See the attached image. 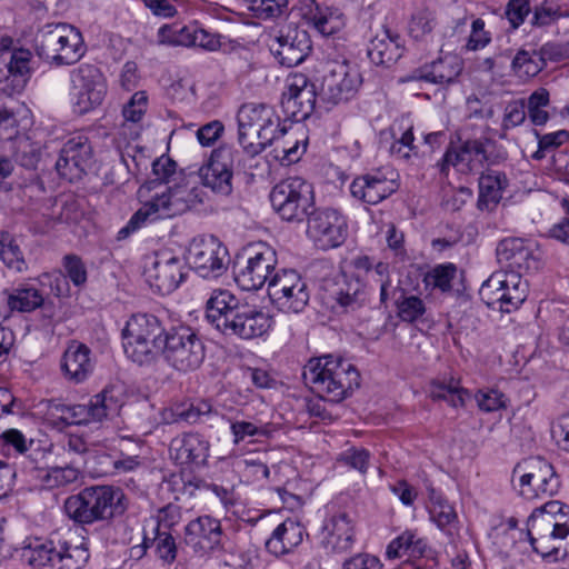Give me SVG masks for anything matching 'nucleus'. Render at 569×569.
<instances>
[{
	"label": "nucleus",
	"instance_id": "obj_25",
	"mask_svg": "<svg viewBox=\"0 0 569 569\" xmlns=\"http://www.w3.org/2000/svg\"><path fill=\"white\" fill-rule=\"evenodd\" d=\"M223 531L219 520L202 516L186 527V542L199 556H207L223 549Z\"/></svg>",
	"mask_w": 569,
	"mask_h": 569
},
{
	"label": "nucleus",
	"instance_id": "obj_11",
	"mask_svg": "<svg viewBox=\"0 0 569 569\" xmlns=\"http://www.w3.org/2000/svg\"><path fill=\"white\" fill-rule=\"evenodd\" d=\"M528 287L517 273L496 271L482 283L479 295L488 307L509 313L526 301Z\"/></svg>",
	"mask_w": 569,
	"mask_h": 569
},
{
	"label": "nucleus",
	"instance_id": "obj_10",
	"mask_svg": "<svg viewBox=\"0 0 569 569\" xmlns=\"http://www.w3.org/2000/svg\"><path fill=\"white\" fill-rule=\"evenodd\" d=\"M121 407V392L116 387H107L87 405L58 403L52 409L53 415L66 425H88L118 415Z\"/></svg>",
	"mask_w": 569,
	"mask_h": 569
},
{
	"label": "nucleus",
	"instance_id": "obj_47",
	"mask_svg": "<svg viewBox=\"0 0 569 569\" xmlns=\"http://www.w3.org/2000/svg\"><path fill=\"white\" fill-rule=\"evenodd\" d=\"M274 430L272 423L262 422L261 420L247 421L233 419L230 421V431L234 445H239L247 438H270Z\"/></svg>",
	"mask_w": 569,
	"mask_h": 569
},
{
	"label": "nucleus",
	"instance_id": "obj_33",
	"mask_svg": "<svg viewBox=\"0 0 569 569\" xmlns=\"http://www.w3.org/2000/svg\"><path fill=\"white\" fill-rule=\"evenodd\" d=\"M210 443L197 432H186L171 440L170 453L179 465L204 466L209 458Z\"/></svg>",
	"mask_w": 569,
	"mask_h": 569
},
{
	"label": "nucleus",
	"instance_id": "obj_1",
	"mask_svg": "<svg viewBox=\"0 0 569 569\" xmlns=\"http://www.w3.org/2000/svg\"><path fill=\"white\" fill-rule=\"evenodd\" d=\"M207 320L222 335L250 340L271 328V317L256 306L241 302L228 290L213 291L206 303Z\"/></svg>",
	"mask_w": 569,
	"mask_h": 569
},
{
	"label": "nucleus",
	"instance_id": "obj_58",
	"mask_svg": "<svg viewBox=\"0 0 569 569\" xmlns=\"http://www.w3.org/2000/svg\"><path fill=\"white\" fill-rule=\"evenodd\" d=\"M562 17L559 7H553L547 1L537 4L532 10L531 26L536 28L548 27Z\"/></svg>",
	"mask_w": 569,
	"mask_h": 569
},
{
	"label": "nucleus",
	"instance_id": "obj_45",
	"mask_svg": "<svg viewBox=\"0 0 569 569\" xmlns=\"http://www.w3.org/2000/svg\"><path fill=\"white\" fill-rule=\"evenodd\" d=\"M171 422L183 421L189 425L200 423L212 413V406L208 400L198 399L191 402L176 405L171 410Z\"/></svg>",
	"mask_w": 569,
	"mask_h": 569
},
{
	"label": "nucleus",
	"instance_id": "obj_59",
	"mask_svg": "<svg viewBox=\"0 0 569 569\" xmlns=\"http://www.w3.org/2000/svg\"><path fill=\"white\" fill-rule=\"evenodd\" d=\"M531 12L530 0H509L505 16L513 30L518 29Z\"/></svg>",
	"mask_w": 569,
	"mask_h": 569
},
{
	"label": "nucleus",
	"instance_id": "obj_50",
	"mask_svg": "<svg viewBox=\"0 0 569 569\" xmlns=\"http://www.w3.org/2000/svg\"><path fill=\"white\" fill-rule=\"evenodd\" d=\"M429 513L431 520L441 530L448 529L450 531L457 522L455 508L445 498L435 492L430 497Z\"/></svg>",
	"mask_w": 569,
	"mask_h": 569
},
{
	"label": "nucleus",
	"instance_id": "obj_31",
	"mask_svg": "<svg viewBox=\"0 0 569 569\" xmlns=\"http://www.w3.org/2000/svg\"><path fill=\"white\" fill-rule=\"evenodd\" d=\"M355 542L353 522L347 513L332 516L323 526L321 547L327 553L340 555L351 550Z\"/></svg>",
	"mask_w": 569,
	"mask_h": 569
},
{
	"label": "nucleus",
	"instance_id": "obj_54",
	"mask_svg": "<svg viewBox=\"0 0 569 569\" xmlns=\"http://www.w3.org/2000/svg\"><path fill=\"white\" fill-rule=\"evenodd\" d=\"M457 268L452 263L439 264L435 267L426 276V282L428 286L438 288L441 291H450L452 286L451 282L456 277Z\"/></svg>",
	"mask_w": 569,
	"mask_h": 569
},
{
	"label": "nucleus",
	"instance_id": "obj_57",
	"mask_svg": "<svg viewBox=\"0 0 569 569\" xmlns=\"http://www.w3.org/2000/svg\"><path fill=\"white\" fill-rule=\"evenodd\" d=\"M30 52L28 50L19 49L10 54V60L7 64L8 72L19 82L24 83L26 77L29 73Z\"/></svg>",
	"mask_w": 569,
	"mask_h": 569
},
{
	"label": "nucleus",
	"instance_id": "obj_20",
	"mask_svg": "<svg viewBox=\"0 0 569 569\" xmlns=\"http://www.w3.org/2000/svg\"><path fill=\"white\" fill-rule=\"evenodd\" d=\"M308 217L307 233L317 248L328 250L341 246L348 233L345 217L335 209H312Z\"/></svg>",
	"mask_w": 569,
	"mask_h": 569
},
{
	"label": "nucleus",
	"instance_id": "obj_52",
	"mask_svg": "<svg viewBox=\"0 0 569 569\" xmlns=\"http://www.w3.org/2000/svg\"><path fill=\"white\" fill-rule=\"evenodd\" d=\"M437 17L430 9H420L416 11L409 23V32L416 40H421L430 34L437 27Z\"/></svg>",
	"mask_w": 569,
	"mask_h": 569
},
{
	"label": "nucleus",
	"instance_id": "obj_18",
	"mask_svg": "<svg viewBox=\"0 0 569 569\" xmlns=\"http://www.w3.org/2000/svg\"><path fill=\"white\" fill-rule=\"evenodd\" d=\"M203 198L204 192L196 181L183 179L182 182L168 187L166 192L156 196L148 203L154 213L153 219H164L181 214L202 203Z\"/></svg>",
	"mask_w": 569,
	"mask_h": 569
},
{
	"label": "nucleus",
	"instance_id": "obj_14",
	"mask_svg": "<svg viewBox=\"0 0 569 569\" xmlns=\"http://www.w3.org/2000/svg\"><path fill=\"white\" fill-rule=\"evenodd\" d=\"M361 82L360 72L347 60L331 61L326 66L319 94L332 106L345 103L356 97Z\"/></svg>",
	"mask_w": 569,
	"mask_h": 569
},
{
	"label": "nucleus",
	"instance_id": "obj_56",
	"mask_svg": "<svg viewBox=\"0 0 569 569\" xmlns=\"http://www.w3.org/2000/svg\"><path fill=\"white\" fill-rule=\"evenodd\" d=\"M535 134L538 138V150L533 153V158L536 160L545 158L546 152L560 147L569 138V133L566 130H559L546 134H540L538 131H536Z\"/></svg>",
	"mask_w": 569,
	"mask_h": 569
},
{
	"label": "nucleus",
	"instance_id": "obj_17",
	"mask_svg": "<svg viewBox=\"0 0 569 569\" xmlns=\"http://www.w3.org/2000/svg\"><path fill=\"white\" fill-rule=\"evenodd\" d=\"M239 152L230 146H220L212 150L206 164L198 171V179L203 187L220 196L232 192L233 169Z\"/></svg>",
	"mask_w": 569,
	"mask_h": 569
},
{
	"label": "nucleus",
	"instance_id": "obj_8",
	"mask_svg": "<svg viewBox=\"0 0 569 569\" xmlns=\"http://www.w3.org/2000/svg\"><path fill=\"white\" fill-rule=\"evenodd\" d=\"M160 355L173 369L189 372L198 369L203 362L206 347L191 327L172 325L167 328Z\"/></svg>",
	"mask_w": 569,
	"mask_h": 569
},
{
	"label": "nucleus",
	"instance_id": "obj_35",
	"mask_svg": "<svg viewBox=\"0 0 569 569\" xmlns=\"http://www.w3.org/2000/svg\"><path fill=\"white\" fill-rule=\"evenodd\" d=\"M485 143L480 140H467L458 150H448L443 156L447 164L458 167L460 171H476L487 161Z\"/></svg>",
	"mask_w": 569,
	"mask_h": 569
},
{
	"label": "nucleus",
	"instance_id": "obj_2",
	"mask_svg": "<svg viewBox=\"0 0 569 569\" xmlns=\"http://www.w3.org/2000/svg\"><path fill=\"white\" fill-rule=\"evenodd\" d=\"M302 379L321 399L335 403L345 400L360 385L357 368L332 355L310 359L303 367Z\"/></svg>",
	"mask_w": 569,
	"mask_h": 569
},
{
	"label": "nucleus",
	"instance_id": "obj_15",
	"mask_svg": "<svg viewBox=\"0 0 569 569\" xmlns=\"http://www.w3.org/2000/svg\"><path fill=\"white\" fill-rule=\"evenodd\" d=\"M267 290L271 302L283 312H301L310 299L306 281L295 270L276 271Z\"/></svg>",
	"mask_w": 569,
	"mask_h": 569
},
{
	"label": "nucleus",
	"instance_id": "obj_22",
	"mask_svg": "<svg viewBox=\"0 0 569 569\" xmlns=\"http://www.w3.org/2000/svg\"><path fill=\"white\" fill-rule=\"evenodd\" d=\"M500 271L517 273L535 272L541 267L540 252L528 241L520 238L502 239L496 248Z\"/></svg>",
	"mask_w": 569,
	"mask_h": 569
},
{
	"label": "nucleus",
	"instance_id": "obj_32",
	"mask_svg": "<svg viewBox=\"0 0 569 569\" xmlns=\"http://www.w3.org/2000/svg\"><path fill=\"white\" fill-rule=\"evenodd\" d=\"M60 367L68 381L72 383L86 381L94 369L91 350L84 343L71 341L62 355Z\"/></svg>",
	"mask_w": 569,
	"mask_h": 569
},
{
	"label": "nucleus",
	"instance_id": "obj_26",
	"mask_svg": "<svg viewBox=\"0 0 569 569\" xmlns=\"http://www.w3.org/2000/svg\"><path fill=\"white\" fill-rule=\"evenodd\" d=\"M92 148L87 138L69 139L56 162L58 173L69 181L79 180L90 164Z\"/></svg>",
	"mask_w": 569,
	"mask_h": 569
},
{
	"label": "nucleus",
	"instance_id": "obj_55",
	"mask_svg": "<svg viewBox=\"0 0 569 569\" xmlns=\"http://www.w3.org/2000/svg\"><path fill=\"white\" fill-rule=\"evenodd\" d=\"M79 476L80 471L77 468L70 466L53 467L47 471L43 482L48 488H59L76 482Z\"/></svg>",
	"mask_w": 569,
	"mask_h": 569
},
{
	"label": "nucleus",
	"instance_id": "obj_28",
	"mask_svg": "<svg viewBox=\"0 0 569 569\" xmlns=\"http://www.w3.org/2000/svg\"><path fill=\"white\" fill-rule=\"evenodd\" d=\"M397 188L396 180L381 170L359 176L350 183L352 197L368 204H378L396 192Z\"/></svg>",
	"mask_w": 569,
	"mask_h": 569
},
{
	"label": "nucleus",
	"instance_id": "obj_63",
	"mask_svg": "<svg viewBox=\"0 0 569 569\" xmlns=\"http://www.w3.org/2000/svg\"><path fill=\"white\" fill-rule=\"evenodd\" d=\"M154 213L149 208V203H144V206L139 209L127 222L124 227H122L117 234L118 240H124L134 231H137L148 219L154 220Z\"/></svg>",
	"mask_w": 569,
	"mask_h": 569
},
{
	"label": "nucleus",
	"instance_id": "obj_4",
	"mask_svg": "<svg viewBox=\"0 0 569 569\" xmlns=\"http://www.w3.org/2000/svg\"><path fill=\"white\" fill-rule=\"evenodd\" d=\"M527 533L533 550L543 559H559L561 541L569 535V506L558 500L536 508L527 521Z\"/></svg>",
	"mask_w": 569,
	"mask_h": 569
},
{
	"label": "nucleus",
	"instance_id": "obj_43",
	"mask_svg": "<svg viewBox=\"0 0 569 569\" xmlns=\"http://www.w3.org/2000/svg\"><path fill=\"white\" fill-rule=\"evenodd\" d=\"M0 260L7 268L18 273L28 270V263L16 237L6 230H0Z\"/></svg>",
	"mask_w": 569,
	"mask_h": 569
},
{
	"label": "nucleus",
	"instance_id": "obj_29",
	"mask_svg": "<svg viewBox=\"0 0 569 569\" xmlns=\"http://www.w3.org/2000/svg\"><path fill=\"white\" fill-rule=\"evenodd\" d=\"M462 71V60L456 54H446L431 63H426L402 79L403 82L426 81L447 86L456 81Z\"/></svg>",
	"mask_w": 569,
	"mask_h": 569
},
{
	"label": "nucleus",
	"instance_id": "obj_7",
	"mask_svg": "<svg viewBox=\"0 0 569 569\" xmlns=\"http://www.w3.org/2000/svg\"><path fill=\"white\" fill-rule=\"evenodd\" d=\"M36 51L40 58L57 66L72 64L84 53L83 39L71 24H47L36 38Z\"/></svg>",
	"mask_w": 569,
	"mask_h": 569
},
{
	"label": "nucleus",
	"instance_id": "obj_9",
	"mask_svg": "<svg viewBox=\"0 0 569 569\" xmlns=\"http://www.w3.org/2000/svg\"><path fill=\"white\" fill-rule=\"evenodd\" d=\"M269 198L273 210L289 222L303 221L315 207L312 184L298 176L278 182Z\"/></svg>",
	"mask_w": 569,
	"mask_h": 569
},
{
	"label": "nucleus",
	"instance_id": "obj_48",
	"mask_svg": "<svg viewBox=\"0 0 569 569\" xmlns=\"http://www.w3.org/2000/svg\"><path fill=\"white\" fill-rule=\"evenodd\" d=\"M395 296L397 315L402 321L412 323L426 313V305L418 296L408 295L402 289L396 291Z\"/></svg>",
	"mask_w": 569,
	"mask_h": 569
},
{
	"label": "nucleus",
	"instance_id": "obj_5",
	"mask_svg": "<svg viewBox=\"0 0 569 569\" xmlns=\"http://www.w3.org/2000/svg\"><path fill=\"white\" fill-rule=\"evenodd\" d=\"M238 142L243 151L253 157L287 134V127L267 104L246 103L237 116Z\"/></svg>",
	"mask_w": 569,
	"mask_h": 569
},
{
	"label": "nucleus",
	"instance_id": "obj_19",
	"mask_svg": "<svg viewBox=\"0 0 569 569\" xmlns=\"http://www.w3.org/2000/svg\"><path fill=\"white\" fill-rule=\"evenodd\" d=\"M187 261L202 278L221 276L229 262L227 248L213 236L194 238L187 251Z\"/></svg>",
	"mask_w": 569,
	"mask_h": 569
},
{
	"label": "nucleus",
	"instance_id": "obj_30",
	"mask_svg": "<svg viewBox=\"0 0 569 569\" xmlns=\"http://www.w3.org/2000/svg\"><path fill=\"white\" fill-rule=\"evenodd\" d=\"M405 52L403 39L401 36L382 26L381 29L376 31L371 37L367 54L372 63L376 66L390 67L397 62Z\"/></svg>",
	"mask_w": 569,
	"mask_h": 569
},
{
	"label": "nucleus",
	"instance_id": "obj_44",
	"mask_svg": "<svg viewBox=\"0 0 569 569\" xmlns=\"http://www.w3.org/2000/svg\"><path fill=\"white\" fill-rule=\"evenodd\" d=\"M149 547H152L157 557L166 563H172L177 558L176 540L169 531L154 528L153 538L144 536L142 545L134 549L144 552Z\"/></svg>",
	"mask_w": 569,
	"mask_h": 569
},
{
	"label": "nucleus",
	"instance_id": "obj_23",
	"mask_svg": "<svg viewBox=\"0 0 569 569\" xmlns=\"http://www.w3.org/2000/svg\"><path fill=\"white\" fill-rule=\"evenodd\" d=\"M317 100L315 84L303 74H296L288 83L281 97V108L286 117L300 122L313 112Z\"/></svg>",
	"mask_w": 569,
	"mask_h": 569
},
{
	"label": "nucleus",
	"instance_id": "obj_40",
	"mask_svg": "<svg viewBox=\"0 0 569 569\" xmlns=\"http://www.w3.org/2000/svg\"><path fill=\"white\" fill-rule=\"evenodd\" d=\"M57 535H59V531L53 532L48 540L36 541L24 549L23 557L32 568L41 569L43 567L57 566Z\"/></svg>",
	"mask_w": 569,
	"mask_h": 569
},
{
	"label": "nucleus",
	"instance_id": "obj_49",
	"mask_svg": "<svg viewBox=\"0 0 569 569\" xmlns=\"http://www.w3.org/2000/svg\"><path fill=\"white\" fill-rule=\"evenodd\" d=\"M546 67V60L537 51L519 50L511 62L513 72L520 78H532Z\"/></svg>",
	"mask_w": 569,
	"mask_h": 569
},
{
	"label": "nucleus",
	"instance_id": "obj_21",
	"mask_svg": "<svg viewBox=\"0 0 569 569\" xmlns=\"http://www.w3.org/2000/svg\"><path fill=\"white\" fill-rule=\"evenodd\" d=\"M269 47L278 62L288 68L305 61L312 49L309 33L295 23L282 26Z\"/></svg>",
	"mask_w": 569,
	"mask_h": 569
},
{
	"label": "nucleus",
	"instance_id": "obj_36",
	"mask_svg": "<svg viewBox=\"0 0 569 569\" xmlns=\"http://www.w3.org/2000/svg\"><path fill=\"white\" fill-rule=\"evenodd\" d=\"M303 527L292 519L280 523L266 541V549L271 555L279 557L292 551L303 540Z\"/></svg>",
	"mask_w": 569,
	"mask_h": 569
},
{
	"label": "nucleus",
	"instance_id": "obj_53",
	"mask_svg": "<svg viewBox=\"0 0 569 569\" xmlns=\"http://www.w3.org/2000/svg\"><path fill=\"white\" fill-rule=\"evenodd\" d=\"M370 452L365 448L351 447L342 451L337 461L343 466L366 475L369 468Z\"/></svg>",
	"mask_w": 569,
	"mask_h": 569
},
{
	"label": "nucleus",
	"instance_id": "obj_3",
	"mask_svg": "<svg viewBox=\"0 0 569 569\" xmlns=\"http://www.w3.org/2000/svg\"><path fill=\"white\" fill-rule=\"evenodd\" d=\"M128 508L123 490L110 485L84 487L69 496L63 503L67 517L81 526L110 521L122 516Z\"/></svg>",
	"mask_w": 569,
	"mask_h": 569
},
{
	"label": "nucleus",
	"instance_id": "obj_34",
	"mask_svg": "<svg viewBox=\"0 0 569 569\" xmlns=\"http://www.w3.org/2000/svg\"><path fill=\"white\" fill-rule=\"evenodd\" d=\"M0 449L4 452H13L29 460L31 469H39L46 458L47 451L40 442L27 438L18 429H8L0 435Z\"/></svg>",
	"mask_w": 569,
	"mask_h": 569
},
{
	"label": "nucleus",
	"instance_id": "obj_27",
	"mask_svg": "<svg viewBox=\"0 0 569 569\" xmlns=\"http://www.w3.org/2000/svg\"><path fill=\"white\" fill-rule=\"evenodd\" d=\"M298 11L310 28L325 37L341 31L346 26V17L340 9L320 4L316 0H302Z\"/></svg>",
	"mask_w": 569,
	"mask_h": 569
},
{
	"label": "nucleus",
	"instance_id": "obj_64",
	"mask_svg": "<svg viewBox=\"0 0 569 569\" xmlns=\"http://www.w3.org/2000/svg\"><path fill=\"white\" fill-rule=\"evenodd\" d=\"M491 41L490 32L485 30V21L477 18L471 23V32L467 42V49L477 51L489 44Z\"/></svg>",
	"mask_w": 569,
	"mask_h": 569
},
{
	"label": "nucleus",
	"instance_id": "obj_24",
	"mask_svg": "<svg viewBox=\"0 0 569 569\" xmlns=\"http://www.w3.org/2000/svg\"><path fill=\"white\" fill-rule=\"evenodd\" d=\"M147 281L160 295L174 291L186 273L181 259L168 251L156 253L151 264L146 269Z\"/></svg>",
	"mask_w": 569,
	"mask_h": 569
},
{
	"label": "nucleus",
	"instance_id": "obj_42",
	"mask_svg": "<svg viewBox=\"0 0 569 569\" xmlns=\"http://www.w3.org/2000/svg\"><path fill=\"white\" fill-rule=\"evenodd\" d=\"M468 396V391L453 377L437 379L430 385V397L433 400H445L453 408L462 407Z\"/></svg>",
	"mask_w": 569,
	"mask_h": 569
},
{
	"label": "nucleus",
	"instance_id": "obj_61",
	"mask_svg": "<svg viewBox=\"0 0 569 569\" xmlns=\"http://www.w3.org/2000/svg\"><path fill=\"white\" fill-rule=\"evenodd\" d=\"M148 98L143 91L132 94L128 103L123 106L122 116L126 121L138 122L147 110Z\"/></svg>",
	"mask_w": 569,
	"mask_h": 569
},
{
	"label": "nucleus",
	"instance_id": "obj_16",
	"mask_svg": "<svg viewBox=\"0 0 569 569\" xmlns=\"http://www.w3.org/2000/svg\"><path fill=\"white\" fill-rule=\"evenodd\" d=\"M70 78L78 113H88L101 106L107 94V82L99 68L82 63L71 71Z\"/></svg>",
	"mask_w": 569,
	"mask_h": 569
},
{
	"label": "nucleus",
	"instance_id": "obj_46",
	"mask_svg": "<svg viewBox=\"0 0 569 569\" xmlns=\"http://www.w3.org/2000/svg\"><path fill=\"white\" fill-rule=\"evenodd\" d=\"M306 151V143L292 131L287 129V134L274 142V158L282 164L289 166L297 162Z\"/></svg>",
	"mask_w": 569,
	"mask_h": 569
},
{
	"label": "nucleus",
	"instance_id": "obj_60",
	"mask_svg": "<svg viewBox=\"0 0 569 569\" xmlns=\"http://www.w3.org/2000/svg\"><path fill=\"white\" fill-rule=\"evenodd\" d=\"M63 267L67 277L76 287H80L87 282V268L80 257L76 254L64 256Z\"/></svg>",
	"mask_w": 569,
	"mask_h": 569
},
{
	"label": "nucleus",
	"instance_id": "obj_6",
	"mask_svg": "<svg viewBox=\"0 0 569 569\" xmlns=\"http://www.w3.org/2000/svg\"><path fill=\"white\" fill-rule=\"evenodd\" d=\"M167 328L149 313L132 315L122 331V346L129 359L138 365H149L160 356Z\"/></svg>",
	"mask_w": 569,
	"mask_h": 569
},
{
	"label": "nucleus",
	"instance_id": "obj_51",
	"mask_svg": "<svg viewBox=\"0 0 569 569\" xmlns=\"http://www.w3.org/2000/svg\"><path fill=\"white\" fill-rule=\"evenodd\" d=\"M550 103L549 91L545 88H539L533 91L526 104V112L528 113L529 120L535 126H543L548 122L550 116L546 108Z\"/></svg>",
	"mask_w": 569,
	"mask_h": 569
},
{
	"label": "nucleus",
	"instance_id": "obj_41",
	"mask_svg": "<svg viewBox=\"0 0 569 569\" xmlns=\"http://www.w3.org/2000/svg\"><path fill=\"white\" fill-rule=\"evenodd\" d=\"M427 542L418 537L416 531L406 530L400 536L390 541L387 547L386 556L388 559H399L405 556L411 558L421 557L426 551Z\"/></svg>",
	"mask_w": 569,
	"mask_h": 569
},
{
	"label": "nucleus",
	"instance_id": "obj_13",
	"mask_svg": "<svg viewBox=\"0 0 569 569\" xmlns=\"http://www.w3.org/2000/svg\"><path fill=\"white\" fill-rule=\"evenodd\" d=\"M519 473V492L528 500L556 495L560 488V478L553 466L541 457H530L517 465L513 470Z\"/></svg>",
	"mask_w": 569,
	"mask_h": 569
},
{
	"label": "nucleus",
	"instance_id": "obj_37",
	"mask_svg": "<svg viewBox=\"0 0 569 569\" xmlns=\"http://www.w3.org/2000/svg\"><path fill=\"white\" fill-rule=\"evenodd\" d=\"M71 537L70 530L57 535V565L61 569H82L90 558L89 549L84 542L73 543Z\"/></svg>",
	"mask_w": 569,
	"mask_h": 569
},
{
	"label": "nucleus",
	"instance_id": "obj_12",
	"mask_svg": "<svg viewBox=\"0 0 569 569\" xmlns=\"http://www.w3.org/2000/svg\"><path fill=\"white\" fill-rule=\"evenodd\" d=\"M277 266L276 251L266 243L259 242L246 250L243 262L238 261L233 268L234 281L244 291L260 289L270 282Z\"/></svg>",
	"mask_w": 569,
	"mask_h": 569
},
{
	"label": "nucleus",
	"instance_id": "obj_62",
	"mask_svg": "<svg viewBox=\"0 0 569 569\" xmlns=\"http://www.w3.org/2000/svg\"><path fill=\"white\" fill-rule=\"evenodd\" d=\"M526 116V102L523 100L509 102L503 112L502 129L509 130L522 124Z\"/></svg>",
	"mask_w": 569,
	"mask_h": 569
},
{
	"label": "nucleus",
	"instance_id": "obj_38",
	"mask_svg": "<svg viewBox=\"0 0 569 569\" xmlns=\"http://www.w3.org/2000/svg\"><path fill=\"white\" fill-rule=\"evenodd\" d=\"M508 186V179L503 172L488 170L479 178V198L477 206L480 210L492 211L502 198V192Z\"/></svg>",
	"mask_w": 569,
	"mask_h": 569
},
{
	"label": "nucleus",
	"instance_id": "obj_39",
	"mask_svg": "<svg viewBox=\"0 0 569 569\" xmlns=\"http://www.w3.org/2000/svg\"><path fill=\"white\" fill-rule=\"evenodd\" d=\"M8 311L32 312L43 305L42 293L34 287L22 284L11 290L6 289Z\"/></svg>",
	"mask_w": 569,
	"mask_h": 569
}]
</instances>
